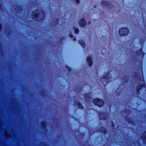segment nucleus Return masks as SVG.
Masks as SVG:
<instances>
[{"mask_svg":"<svg viewBox=\"0 0 146 146\" xmlns=\"http://www.w3.org/2000/svg\"><path fill=\"white\" fill-rule=\"evenodd\" d=\"M70 36L71 37H72V36H71V35H70Z\"/></svg>","mask_w":146,"mask_h":146,"instance_id":"9","label":"nucleus"},{"mask_svg":"<svg viewBox=\"0 0 146 146\" xmlns=\"http://www.w3.org/2000/svg\"><path fill=\"white\" fill-rule=\"evenodd\" d=\"M76 33H77V32H78V31H77V30H76Z\"/></svg>","mask_w":146,"mask_h":146,"instance_id":"8","label":"nucleus"},{"mask_svg":"<svg viewBox=\"0 0 146 146\" xmlns=\"http://www.w3.org/2000/svg\"><path fill=\"white\" fill-rule=\"evenodd\" d=\"M129 32L128 29L124 28L121 29L119 30V34L121 36L125 35L127 34Z\"/></svg>","mask_w":146,"mask_h":146,"instance_id":"1","label":"nucleus"},{"mask_svg":"<svg viewBox=\"0 0 146 146\" xmlns=\"http://www.w3.org/2000/svg\"><path fill=\"white\" fill-rule=\"evenodd\" d=\"M80 24L82 25V26L83 27L84 25L85 24V21L84 19H82L81 20L79 23Z\"/></svg>","mask_w":146,"mask_h":146,"instance_id":"2","label":"nucleus"},{"mask_svg":"<svg viewBox=\"0 0 146 146\" xmlns=\"http://www.w3.org/2000/svg\"><path fill=\"white\" fill-rule=\"evenodd\" d=\"M108 2H106L105 1H102V4L104 6H105L106 4L108 5Z\"/></svg>","mask_w":146,"mask_h":146,"instance_id":"5","label":"nucleus"},{"mask_svg":"<svg viewBox=\"0 0 146 146\" xmlns=\"http://www.w3.org/2000/svg\"><path fill=\"white\" fill-rule=\"evenodd\" d=\"M87 61L88 62L89 66H90L92 64L91 59V57H88L87 59Z\"/></svg>","mask_w":146,"mask_h":146,"instance_id":"4","label":"nucleus"},{"mask_svg":"<svg viewBox=\"0 0 146 146\" xmlns=\"http://www.w3.org/2000/svg\"><path fill=\"white\" fill-rule=\"evenodd\" d=\"M78 0H76V2H77L78 3H79V1H78Z\"/></svg>","mask_w":146,"mask_h":146,"instance_id":"6","label":"nucleus"},{"mask_svg":"<svg viewBox=\"0 0 146 146\" xmlns=\"http://www.w3.org/2000/svg\"><path fill=\"white\" fill-rule=\"evenodd\" d=\"M96 101L97 102H95V104L99 106H100L99 103H101V102L102 103V100H100L99 99H96Z\"/></svg>","mask_w":146,"mask_h":146,"instance_id":"3","label":"nucleus"},{"mask_svg":"<svg viewBox=\"0 0 146 146\" xmlns=\"http://www.w3.org/2000/svg\"><path fill=\"white\" fill-rule=\"evenodd\" d=\"M6 136L7 137H9V135H6Z\"/></svg>","mask_w":146,"mask_h":146,"instance_id":"7","label":"nucleus"}]
</instances>
